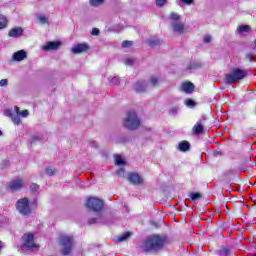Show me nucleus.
Masks as SVG:
<instances>
[{"label": "nucleus", "mask_w": 256, "mask_h": 256, "mask_svg": "<svg viewBox=\"0 0 256 256\" xmlns=\"http://www.w3.org/2000/svg\"><path fill=\"white\" fill-rule=\"evenodd\" d=\"M167 243V236L152 235L144 240L142 250L145 253H157L165 247Z\"/></svg>", "instance_id": "1"}, {"label": "nucleus", "mask_w": 256, "mask_h": 256, "mask_svg": "<svg viewBox=\"0 0 256 256\" xmlns=\"http://www.w3.org/2000/svg\"><path fill=\"white\" fill-rule=\"evenodd\" d=\"M139 125H141V120L137 116V113L134 111L128 112L123 120V127L130 129V131H135V129H139Z\"/></svg>", "instance_id": "2"}, {"label": "nucleus", "mask_w": 256, "mask_h": 256, "mask_svg": "<svg viewBox=\"0 0 256 256\" xmlns=\"http://www.w3.org/2000/svg\"><path fill=\"white\" fill-rule=\"evenodd\" d=\"M169 19L171 22V27L174 33H178V35H183L185 33V23L181 22V15L177 12H172L169 15Z\"/></svg>", "instance_id": "3"}, {"label": "nucleus", "mask_w": 256, "mask_h": 256, "mask_svg": "<svg viewBox=\"0 0 256 256\" xmlns=\"http://www.w3.org/2000/svg\"><path fill=\"white\" fill-rule=\"evenodd\" d=\"M245 77H247V71L240 68H233L231 73L226 75L225 79L226 83L233 84L245 79Z\"/></svg>", "instance_id": "4"}, {"label": "nucleus", "mask_w": 256, "mask_h": 256, "mask_svg": "<svg viewBox=\"0 0 256 256\" xmlns=\"http://www.w3.org/2000/svg\"><path fill=\"white\" fill-rule=\"evenodd\" d=\"M16 210L20 215H23L24 217H29L33 210L31 209V205H29V199L22 198L17 201L16 203Z\"/></svg>", "instance_id": "5"}, {"label": "nucleus", "mask_w": 256, "mask_h": 256, "mask_svg": "<svg viewBox=\"0 0 256 256\" xmlns=\"http://www.w3.org/2000/svg\"><path fill=\"white\" fill-rule=\"evenodd\" d=\"M22 247L28 249V251L39 249V245L35 243V236H33V233H26L22 236Z\"/></svg>", "instance_id": "6"}, {"label": "nucleus", "mask_w": 256, "mask_h": 256, "mask_svg": "<svg viewBox=\"0 0 256 256\" xmlns=\"http://www.w3.org/2000/svg\"><path fill=\"white\" fill-rule=\"evenodd\" d=\"M86 207L95 213L103 211V200L97 197H89L86 200Z\"/></svg>", "instance_id": "7"}, {"label": "nucleus", "mask_w": 256, "mask_h": 256, "mask_svg": "<svg viewBox=\"0 0 256 256\" xmlns=\"http://www.w3.org/2000/svg\"><path fill=\"white\" fill-rule=\"evenodd\" d=\"M25 187V180L22 178L12 179L7 184L8 191L14 193V191H21Z\"/></svg>", "instance_id": "8"}, {"label": "nucleus", "mask_w": 256, "mask_h": 256, "mask_svg": "<svg viewBox=\"0 0 256 256\" xmlns=\"http://www.w3.org/2000/svg\"><path fill=\"white\" fill-rule=\"evenodd\" d=\"M62 245V254L69 255L71 253V249H73V238L71 236H64L60 240Z\"/></svg>", "instance_id": "9"}, {"label": "nucleus", "mask_w": 256, "mask_h": 256, "mask_svg": "<svg viewBox=\"0 0 256 256\" xmlns=\"http://www.w3.org/2000/svg\"><path fill=\"white\" fill-rule=\"evenodd\" d=\"M4 116L9 117L14 125H21L20 115L11 109L4 110Z\"/></svg>", "instance_id": "10"}, {"label": "nucleus", "mask_w": 256, "mask_h": 256, "mask_svg": "<svg viewBox=\"0 0 256 256\" xmlns=\"http://www.w3.org/2000/svg\"><path fill=\"white\" fill-rule=\"evenodd\" d=\"M87 51H89V45H87L86 43H80V44L74 45L71 48V53H73L74 55L87 53Z\"/></svg>", "instance_id": "11"}, {"label": "nucleus", "mask_w": 256, "mask_h": 256, "mask_svg": "<svg viewBox=\"0 0 256 256\" xmlns=\"http://www.w3.org/2000/svg\"><path fill=\"white\" fill-rule=\"evenodd\" d=\"M133 89L136 93H145L147 91V82L145 80H139L133 84Z\"/></svg>", "instance_id": "12"}, {"label": "nucleus", "mask_w": 256, "mask_h": 256, "mask_svg": "<svg viewBox=\"0 0 256 256\" xmlns=\"http://www.w3.org/2000/svg\"><path fill=\"white\" fill-rule=\"evenodd\" d=\"M61 47V42L59 41H50L47 42L43 47V51H57Z\"/></svg>", "instance_id": "13"}, {"label": "nucleus", "mask_w": 256, "mask_h": 256, "mask_svg": "<svg viewBox=\"0 0 256 256\" xmlns=\"http://www.w3.org/2000/svg\"><path fill=\"white\" fill-rule=\"evenodd\" d=\"M27 58V52L25 50H19L17 52H14L12 55V60L16 61L17 63L21 61H25Z\"/></svg>", "instance_id": "14"}, {"label": "nucleus", "mask_w": 256, "mask_h": 256, "mask_svg": "<svg viewBox=\"0 0 256 256\" xmlns=\"http://www.w3.org/2000/svg\"><path fill=\"white\" fill-rule=\"evenodd\" d=\"M128 181H130V183L133 185H142L143 178L137 173H132L128 176Z\"/></svg>", "instance_id": "15"}, {"label": "nucleus", "mask_w": 256, "mask_h": 256, "mask_svg": "<svg viewBox=\"0 0 256 256\" xmlns=\"http://www.w3.org/2000/svg\"><path fill=\"white\" fill-rule=\"evenodd\" d=\"M204 130L205 126L203 125V120H199L198 122H196V124L192 128L194 135H201Z\"/></svg>", "instance_id": "16"}, {"label": "nucleus", "mask_w": 256, "mask_h": 256, "mask_svg": "<svg viewBox=\"0 0 256 256\" xmlns=\"http://www.w3.org/2000/svg\"><path fill=\"white\" fill-rule=\"evenodd\" d=\"M195 90V85L191 82H183L181 85V91L183 93L191 94Z\"/></svg>", "instance_id": "17"}, {"label": "nucleus", "mask_w": 256, "mask_h": 256, "mask_svg": "<svg viewBox=\"0 0 256 256\" xmlns=\"http://www.w3.org/2000/svg\"><path fill=\"white\" fill-rule=\"evenodd\" d=\"M8 35H9V37H13V38L17 39V37H21V35H23V28H21V27L12 28L9 31Z\"/></svg>", "instance_id": "18"}, {"label": "nucleus", "mask_w": 256, "mask_h": 256, "mask_svg": "<svg viewBox=\"0 0 256 256\" xmlns=\"http://www.w3.org/2000/svg\"><path fill=\"white\" fill-rule=\"evenodd\" d=\"M177 149H178V151L185 153L186 151H189V149H191V144L187 141H181L178 144Z\"/></svg>", "instance_id": "19"}, {"label": "nucleus", "mask_w": 256, "mask_h": 256, "mask_svg": "<svg viewBox=\"0 0 256 256\" xmlns=\"http://www.w3.org/2000/svg\"><path fill=\"white\" fill-rule=\"evenodd\" d=\"M90 225H93L94 223H106L105 221V217L103 216V214L98 213V217L97 218H91L89 220Z\"/></svg>", "instance_id": "20"}, {"label": "nucleus", "mask_w": 256, "mask_h": 256, "mask_svg": "<svg viewBox=\"0 0 256 256\" xmlns=\"http://www.w3.org/2000/svg\"><path fill=\"white\" fill-rule=\"evenodd\" d=\"M114 159H115V165H117L118 167L125 166V159L123 157H121V155L116 154L114 156Z\"/></svg>", "instance_id": "21"}, {"label": "nucleus", "mask_w": 256, "mask_h": 256, "mask_svg": "<svg viewBox=\"0 0 256 256\" xmlns=\"http://www.w3.org/2000/svg\"><path fill=\"white\" fill-rule=\"evenodd\" d=\"M14 112L17 113V115H20V117L26 118L29 117V110H20L18 106L14 107Z\"/></svg>", "instance_id": "22"}, {"label": "nucleus", "mask_w": 256, "mask_h": 256, "mask_svg": "<svg viewBox=\"0 0 256 256\" xmlns=\"http://www.w3.org/2000/svg\"><path fill=\"white\" fill-rule=\"evenodd\" d=\"M161 83V77L157 76H151L149 79V84L152 85V87H157Z\"/></svg>", "instance_id": "23"}, {"label": "nucleus", "mask_w": 256, "mask_h": 256, "mask_svg": "<svg viewBox=\"0 0 256 256\" xmlns=\"http://www.w3.org/2000/svg\"><path fill=\"white\" fill-rule=\"evenodd\" d=\"M131 235H133L131 232H126L122 235H120L116 241L117 243H123L124 241H127V239H129V237H131Z\"/></svg>", "instance_id": "24"}, {"label": "nucleus", "mask_w": 256, "mask_h": 256, "mask_svg": "<svg viewBox=\"0 0 256 256\" xmlns=\"http://www.w3.org/2000/svg\"><path fill=\"white\" fill-rule=\"evenodd\" d=\"M250 31H251V26H249V25L239 26L237 28V32L240 35H243V33H249Z\"/></svg>", "instance_id": "25"}, {"label": "nucleus", "mask_w": 256, "mask_h": 256, "mask_svg": "<svg viewBox=\"0 0 256 256\" xmlns=\"http://www.w3.org/2000/svg\"><path fill=\"white\" fill-rule=\"evenodd\" d=\"M231 253V248L229 247H222L218 250V255L220 256H229Z\"/></svg>", "instance_id": "26"}, {"label": "nucleus", "mask_w": 256, "mask_h": 256, "mask_svg": "<svg viewBox=\"0 0 256 256\" xmlns=\"http://www.w3.org/2000/svg\"><path fill=\"white\" fill-rule=\"evenodd\" d=\"M108 83H111V85H119L121 83V80L118 76H109Z\"/></svg>", "instance_id": "27"}, {"label": "nucleus", "mask_w": 256, "mask_h": 256, "mask_svg": "<svg viewBox=\"0 0 256 256\" xmlns=\"http://www.w3.org/2000/svg\"><path fill=\"white\" fill-rule=\"evenodd\" d=\"M7 23V17H5L3 14H0V31L1 29H6Z\"/></svg>", "instance_id": "28"}, {"label": "nucleus", "mask_w": 256, "mask_h": 256, "mask_svg": "<svg viewBox=\"0 0 256 256\" xmlns=\"http://www.w3.org/2000/svg\"><path fill=\"white\" fill-rule=\"evenodd\" d=\"M45 173L48 177H53L57 173V170L54 167L48 166L45 169Z\"/></svg>", "instance_id": "29"}, {"label": "nucleus", "mask_w": 256, "mask_h": 256, "mask_svg": "<svg viewBox=\"0 0 256 256\" xmlns=\"http://www.w3.org/2000/svg\"><path fill=\"white\" fill-rule=\"evenodd\" d=\"M189 197L192 201H199V199H201V193L193 192V193H190Z\"/></svg>", "instance_id": "30"}, {"label": "nucleus", "mask_w": 256, "mask_h": 256, "mask_svg": "<svg viewBox=\"0 0 256 256\" xmlns=\"http://www.w3.org/2000/svg\"><path fill=\"white\" fill-rule=\"evenodd\" d=\"M105 3V0H90V5L92 7H99L100 5H103Z\"/></svg>", "instance_id": "31"}, {"label": "nucleus", "mask_w": 256, "mask_h": 256, "mask_svg": "<svg viewBox=\"0 0 256 256\" xmlns=\"http://www.w3.org/2000/svg\"><path fill=\"white\" fill-rule=\"evenodd\" d=\"M38 21L41 23V25H46V23H49V20L44 15L38 16Z\"/></svg>", "instance_id": "32"}, {"label": "nucleus", "mask_w": 256, "mask_h": 256, "mask_svg": "<svg viewBox=\"0 0 256 256\" xmlns=\"http://www.w3.org/2000/svg\"><path fill=\"white\" fill-rule=\"evenodd\" d=\"M201 67V64L198 62H192L189 64L188 69L193 70V69H199Z\"/></svg>", "instance_id": "33"}, {"label": "nucleus", "mask_w": 256, "mask_h": 256, "mask_svg": "<svg viewBox=\"0 0 256 256\" xmlns=\"http://www.w3.org/2000/svg\"><path fill=\"white\" fill-rule=\"evenodd\" d=\"M9 167V160H2L0 163V169H7Z\"/></svg>", "instance_id": "34"}, {"label": "nucleus", "mask_w": 256, "mask_h": 256, "mask_svg": "<svg viewBox=\"0 0 256 256\" xmlns=\"http://www.w3.org/2000/svg\"><path fill=\"white\" fill-rule=\"evenodd\" d=\"M185 105H186L187 107H195V101H193L192 99H187V100L185 101Z\"/></svg>", "instance_id": "35"}, {"label": "nucleus", "mask_w": 256, "mask_h": 256, "mask_svg": "<svg viewBox=\"0 0 256 256\" xmlns=\"http://www.w3.org/2000/svg\"><path fill=\"white\" fill-rule=\"evenodd\" d=\"M30 189H31V191H33V193H37V191H39V185L33 183L30 185Z\"/></svg>", "instance_id": "36"}, {"label": "nucleus", "mask_w": 256, "mask_h": 256, "mask_svg": "<svg viewBox=\"0 0 256 256\" xmlns=\"http://www.w3.org/2000/svg\"><path fill=\"white\" fill-rule=\"evenodd\" d=\"M157 7H163L167 3V0H155Z\"/></svg>", "instance_id": "37"}, {"label": "nucleus", "mask_w": 256, "mask_h": 256, "mask_svg": "<svg viewBox=\"0 0 256 256\" xmlns=\"http://www.w3.org/2000/svg\"><path fill=\"white\" fill-rule=\"evenodd\" d=\"M7 85H9V80L8 79L0 80V87H7Z\"/></svg>", "instance_id": "38"}, {"label": "nucleus", "mask_w": 256, "mask_h": 256, "mask_svg": "<svg viewBox=\"0 0 256 256\" xmlns=\"http://www.w3.org/2000/svg\"><path fill=\"white\" fill-rule=\"evenodd\" d=\"M131 45H133L132 41L125 40L122 42V47H131Z\"/></svg>", "instance_id": "39"}, {"label": "nucleus", "mask_w": 256, "mask_h": 256, "mask_svg": "<svg viewBox=\"0 0 256 256\" xmlns=\"http://www.w3.org/2000/svg\"><path fill=\"white\" fill-rule=\"evenodd\" d=\"M116 174L118 175V177H123V175H125V170L123 168H120L116 171Z\"/></svg>", "instance_id": "40"}, {"label": "nucleus", "mask_w": 256, "mask_h": 256, "mask_svg": "<svg viewBox=\"0 0 256 256\" xmlns=\"http://www.w3.org/2000/svg\"><path fill=\"white\" fill-rule=\"evenodd\" d=\"M211 41H213V37L210 35L204 36V43H211Z\"/></svg>", "instance_id": "41"}, {"label": "nucleus", "mask_w": 256, "mask_h": 256, "mask_svg": "<svg viewBox=\"0 0 256 256\" xmlns=\"http://www.w3.org/2000/svg\"><path fill=\"white\" fill-rule=\"evenodd\" d=\"M246 61H249L251 63V61H253V54L251 53L246 54Z\"/></svg>", "instance_id": "42"}, {"label": "nucleus", "mask_w": 256, "mask_h": 256, "mask_svg": "<svg viewBox=\"0 0 256 256\" xmlns=\"http://www.w3.org/2000/svg\"><path fill=\"white\" fill-rule=\"evenodd\" d=\"M99 33H100L99 29L93 28V29H92V32H91V35L97 36V35H99Z\"/></svg>", "instance_id": "43"}, {"label": "nucleus", "mask_w": 256, "mask_h": 256, "mask_svg": "<svg viewBox=\"0 0 256 256\" xmlns=\"http://www.w3.org/2000/svg\"><path fill=\"white\" fill-rule=\"evenodd\" d=\"M182 3H185L186 5H191L193 3V0H181Z\"/></svg>", "instance_id": "44"}, {"label": "nucleus", "mask_w": 256, "mask_h": 256, "mask_svg": "<svg viewBox=\"0 0 256 256\" xmlns=\"http://www.w3.org/2000/svg\"><path fill=\"white\" fill-rule=\"evenodd\" d=\"M177 111H178L177 108H172V109L170 110V113H171L172 115H177Z\"/></svg>", "instance_id": "45"}, {"label": "nucleus", "mask_w": 256, "mask_h": 256, "mask_svg": "<svg viewBox=\"0 0 256 256\" xmlns=\"http://www.w3.org/2000/svg\"><path fill=\"white\" fill-rule=\"evenodd\" d=\"M125 63H126V65H131L133 63V59L128 58V59H126Z\"/></svg>", "instance_id": "46"}, {"label": "nucleus", "mask_w": 256, "mask_h": 256, "mask_svg": "<svg viewBox=\"0 0 256 256\" xmlns=\"http://www.w3.org/2000/svg\"><path fill=\"white\" fill-rule=\"evenodd\" d=\"M150 45H159V41L152 40V41H150Z\"/></svg>", "instance_id": "47"}, {"label": "nucleus", "mask_w": 256, "mask_h": 256, "mask_svg": "<svg viewBox=\"0 0 256 256\" xmlns=\"http://www.w3.org/2000/svg\"><path fill=\"white\" fill-rule=\"evenodd\" d=\"M38 140H39V137H37V136H33V137H32V141H33V142L38 141Z\"/></svg>", "instance_id": "48"}, {"label": "nucleus", "mask_w": 256, "mask_h": 256, "mask_svg": "<svg viewBox=\"0 0 256 256\" xmlns=\"http://www.w3.org/2000/svg\"><path fill=\"white\" fill-rule=\"evenodd\" d=\"M3 135V132L0 130V136Z\"/></svg>", "instance_id": "49"}]
</instances>
